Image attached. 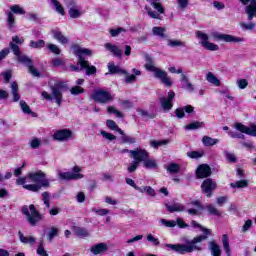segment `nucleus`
Listing matches in <instances>:
<instances>
[{
  "mask_svg": "<svg viewBox=\"0 0 256 256\" xmlns=\"http://www.w3.org/2000/svg\"><path fill=\"white\" fill-rule=\"evenodd\" d=\"M68 14L70 15L71 19H79V17H81V11L75 7L70 8L68 10Z\"/></svg>",
  "mask_w": 256,
  "mask_h": 256,
  "instance_id": "obj_48",
  "label": "nucleus"
},
{
  "mask_svg": "<svg viewBox=\"0 0 256 256\" xmlns=\"http://www.w3.org/2000/svg\"><path fill=\"white\" fill-rule=\"evenodd\" d=\"M30 147L31 149H39V147H41V140H39V138H33L30 141Z\"/></svg>",
  "mask_w": 256,
  "mask_h": 256,
  "instance_id": "obj_62",
  "label": "nucleus"
},
{
  "mask_svg": "<svg viewBox=\"0 0 256 256\" xmlns=\"http://www.w3.org/2000/svg\"><path fill=\"white\" fill-rule=\"evenodd\" d=\"M239 3L247 5L245 7V14L248 21H253L256 18V0H239Z\"/></svg>",
  "mask_w": 256,
  "mask_h": 256,
  "instance_id": "obj_11",
  "label": "nucleus"
},
{
  "mask_svg": "<svg viewBox=\"0 0 256 256\" xmlns=\"http://www.w3.org/2000/svg\"><path fill=\"white\" fill-rule=\"evenodd\" d=\"M42 201L46 207V209H50L51 207V194L49 192L42 193Z\"/></svg>",
  "mask_w": 256,
  "mask_h": 256,
  "instance_id": "obj_45",
  "label": "nucleus"
},
{
  "mask_svg": "<svg viewBox=\"0 0 256 256\" xmlns=\"http://www.w3.org/2000/svg\"><path fill=\"white\" fill-rule=\"evenodd\" d=\"M193 111H195V108L191 105H187L181 108H177L175 113L178 119H183V117H185V113H193Z\"/></svg>",
  "mask_w": 256,
  "mask_h": 256,
  "instance_id": "obj_24",
  "label": "nucleus"
},
{
  "mask_svg": "<svg viewBox=\"0 0 256 256\" xmlns=\"http://www.w3.org/2000/svg\"><path fill=\"white\" fill-rule=\"evenodd\" d=\"M29 47L31 49H43V47H45V40L43 39H40L38 41L32 40L29 42Z\"/></svg>",
  "mask_w": 256,
  "mask_h": 256,
  "instance_id": "obj_39",
  "label": "nucleus"
},
{
  "mask_svg": "<svg viewBox=\"0 0 256 256\" xmlns=\"http://www.w3.org/2000/svg\"><path fill=\"white\" fill-rule=\"evenodd\" d=\"M7 15V25L8 28L11 30L15 27V15H13V12H8Z\"/></svg>",
  "mask_w": 256,
  "mask_h": 256,
  "instance_id": "obj_47",
  "label": "nucleus"
},
{
  "mask_svg": "<svg viewBox=\"0 0 256 256\" xmlns=\"http://www.w3.org/2000/svg\"><path fill=\"white\" fill-rule=\"evenodd\" d=\"M108 113H114V115H116V117H118L119 119H123L124 115L123 113H121L119 110L115 109V107L113 106H109L107 108Z\"/></svg>",
  "mask_w": 256,
  "mask_h": 256,
  "instance_id": "obj_60",
  "label": "nucleus"
},
{
  "mask_svg": "<svg viewBox=\"0 0 256 256\" xmlns=\"http://www.w3.org/2000/svg\"><path fill=\"white\" fill-rule=\"evenodd\" d=\"M169 144V140H162V141H157V140H152L150 141V146L153 147V149H159V147H163V145Z\"/></svg>",
  "mask_w": 256,
  "mask_h": 256,
  "instance_id": "obj_46",
  "label": "nucleus"
},
{
  "mask_svg": "<svg viewBox=\"0 0 256 256\" xmlns=\"http://www.w3.org/2000/svg\"><path fill=\"white\" fill-rule=\"evenodd\" d=\"M50 3H51V5H53V7L57 13H59L60 15H65V9L61 5V3H59V1L50 0Z\"/></svg>",
  "mask_w": 256,
  "mask_h": 256,
  "instance_id": "obj_41",
  "label": "nucleus"
},
{
  "mask_svg": "<svg viewBox=\"0 0 256 256\" xmlns=\"http://www.w3.org/2000/svg\"><path fill=\"white\" fill-rule=\"evenodd\" d=\"M125 181L127 185H130V187H133L134 189H136V191H139V193H143V188L138 187L137 184L135 183V180L131 178H126Z\"/></svg>",
  "mask_w": 256,
  "mask_h": 256,
  "instance_id": "obj_51",
  "label": "nucleus"
},
{
  "mask_svg": "<svg viewBox=\"0 0 256 256\" xmlns=\"http://www.w3.org/2000/svg\"><path fill=\"white\" fill-rule=\"evenodd\" d=\"M205 127V122L194 121L184 127L187 131H195L196 129H202Z\"/></svg>",
  "mask_w": 256,
  "mask_h": 256,
  "instance_id": "obj_33",
  "label": "nucleus"
},
{
  "mask_svg": "<svg viewBox=\"0 0 256 256\" xmlns=\"http://www.w3.org/2000/svg\"><path fill=\"white\" fill-rule=\"evenodd\" d=\"M138 155L140 163H143L145 169H157V161L149 158V152L143 148H138Z\"/></svg>",
  "mask_w": 256,
  "mask_h": 256,
  "instance_id": "obj_9",
  "label": "nucleus"
},
{
  "mask_svg": "<svg viewBox=\"0 0 256 256\" xmlns=\"http://www.w3.org/2000/svg\"><path fill=\"white\" fill-rule=\"evenodd\" d=\"M222 243L226 255L231 256V246L229 245V237L227 236V234H224L222 236Z\"/></svg>",
  "mask_w": 256,
  "mask_h": 256,
  "instance_id": "obj_37",
  "label": "nucleus"
},
{
  "mask_svg": "<svg viewBox=\"0 0 256 256\" xmlns=\"http://www.w3.org/2000/svg\"><path fill=\"white\" fill-rule=\"evenodd\" d=\"M29 182H30V180H29V174H28L26 177H19L16 180V185H22L23 189H25V185H29V184H25V183H29Z\"/></svg>",
  "mask_w": 256,
  "mask_h": 256,
  "instance_id": "obj_58",
  "label": "nucleus"
},
{
  "mask_svg": "<svg viewBox=\"0 0 256 256\" xmlns=\"http://www.w3.org/2000/svg\"><path fill=\"white\" fill-rule=\"evenodd\" d=\"M175 99V92H168V97L162 96L159 98L160 107L163 111H171L173 109V101Z\"/></svg>",
  "mask_w": 256,
  "mask_h": 256,
  "instance_id": "obj_13",
  "label": "nucleus"
},
{
  "mask_svg": "<svg viewBox=\"0 0 256 256\" xmlns=\"http://www.w3.org/2000/svg\"><path fill=\"white\" fill-rule=\"evenodd\" d=\"M51 33L53 39L58 41V43H60L61 45L69 44V38L65 37V35H63V32H61L59 28L52 29Z\"/></svg>",
  "mask_w": 256,
  "mask_h": 256,
  "instance_id": "obj_18",
  "label": "nucleus"
},
{
  "mask_svg": "<svg viewBox=\"0 0 256 256\" xmlns=\"http://www.w3.org/2000/svg\"><path fill=\"white\" fill-rule=\"evenodd\" d=\"M74 53L76 57H78V63H84L87 61L85 60V58H83V55H87L88 57H91V55H93V52L90 49L81 47H76Z\"/></svg>",
  "mask_w": 256,
  "mask_h": 256,
  "instance_id": "obj_20",
  "label": "nucleus"
},
{
  "mask_svg": "<svg viewBox=\"0 0 256 256\" xmlns=\"http://www.w3.org/2000/svg\"><path fill=\"white\" fill-rule=\"evenodd\" d=\"M109 251V246L106 243H98L90 248L92 255H101L102 253H107Z\"/></svg>",
  "mask_w": 256,
  "mask_h": 256,
  "instance_id": "obj_21",
  "label": "nucleus"
},
{
  "mask_svg": "<svg viewBox=\"0 0 256 256\" xmlns=\"http://www.w3.org/2000/svg\"><path fill=\"white\" fill-rule=\"evenodd\" d=\"M78 65H81V69H85L86 75L88 76L95 75V73H97V67L90 65L89 61L80 62Z\"/></svg>",
  "mask_w": 256,
  "mask_h": 256,
  "instance_id": "obj_26",
  "label": "nucleus"
},
{
  "mask_svg": "<svg viewBox=\"0 0 256 256\" xmlns=\"http://www.w3.org/2000/svg\"><path fill=\"white\" fill-rule=\"evenodd\" d=\"M25 43V38L19 36H13L12 41L9 43V47L11 51L17 56L18 63H22L25 67L30 68L33 64V60L29 58V56L22 54L19 49V45H23Z\"/></svg>",
  "mask_w": 256,
  "mask_h": 256,
  "instance_id": "obj_5",
  "label": "nucleus"
},
{
  "mask_svg": "<svg viewBox=\"0 0 256 256\" xmlns=\"http://www.w3.org/2000/svg\"><path fill=\"white\" fill-rule=\"evenodd\" d=\"M20 107L23 113H25L26 115H31L33 113L25 100L20 101Z\"/></svg>",
  "mask_w": 256,
  "mask_h": 256,
  "instance_id": "obj_49",
  "label": "nucleus"
},
{
  "mask_svg": "<svg viewBox=\"0 0 256 256\" xmlns=\"http://www.w3.org/2000/svg\"><path fill=\"white\" fill-rule=\"evenodd\" d=\"M206 81H208V83H211V85H214V87L221 86V80H219V78H217V76H215L213 72H208L206 74Z\"/></svg>",
  "mask_w": 256,
  "mask_h": 256,
  "instance_id": "obj_30",
  "label": "nucleus"
},
{
  "mask_svg": "<svg viewBox=\"0 0 256 256\" xmlns=\"http://www.w3.org/2000/svg\"><path fill=\"white\" fill-rule=\"evenodd\" d=\"M217 189V182L213 181L211 178L205 179L201 184V190L206 197H211L213 191Z\"/></svg>",
  "mask_w": 256,
  "mask_h": 256,
  "instance_id": "obj_14",
  "label": "nucleus"
},
{
  "mask_svg": "<svg viewBox=\"0 0 256 256\" xmlns=\"http://www.w3.org/2000/svg\"><path fill=\"white\" fill-rule=\"evenodd\" d=\"M234 129L239 131V133L229 130L228 135L231 139H245V135H250V137H256V125L245 126L241 122L234 123ZM245 135H244V134Z\"/></svg>",
  "mask_w": 256,
  "mask_h": 256,
  "instance_id": "obj_7",
  "label": "nucleus"
},
{
  "mask_svg": "<svg viewBox=\"0 0 256 256\" xmlns=\"http://www.w3.org/2000/svg\"><path fill=\"white\" fill-rule=\"evenodd\" d=\"M160 223L161 225H164V227H169V228L177 227V222H175L174 220L161 219Z\"/></svg>",
  "mask_w": 256,
  "mask_h": 256,
  "instance_id": "obj_50",
  "label": "nucleus"
},
{
  "mask_svg": "<svg viewBox=\"0 0 256 256\" xmlns=\"http://www.w3.org/2000/svg\"><path fill=\"white\" fill-rule=\"evenodd\" d=\"M212 37L216 39V41H225V43H243V41H245V39L241 37L230 34H221L219 32L212 33Z\"/></svg>",
  "mask_w": 256,
  "mask_h": 256,
  "instance_id": "obj_12",
  "label": "nucleus"
},
{
  "mask_svg": "<svg viewBox=\"0 0 256 256\" xmlns=\"http://www.w3.org/2000/svg\"><path fill=\"white\" fill-rule=\"evenodd\" d=\"M47 49H49L51 53H54V55H61V48L55 44H48Z\"/></svg>",
  "mask_w": 256,
  "mask_h": 256,
  "instance_id": "obj_54",
  "label": "nucleus"
},
{
  "mask_svg": "<svg viewBox=\"0 0 256 256\" xmlns=\"http://www.w3.org/2000/svg\"><path fill=\"white\" fill-rule=\"evenodd\" d=\"M108 71L112 75H115V74H118V73H121L122 75H127L126 70H123L119 66L115 65V63H113V62L108 63Z\"/></svg>",
  "mask_w": 256,
  "mask_h": 256,
  "instance_id": "obj_28",
  "label": "nucleus"
},
{
  "mask_svg": "<svg viewBox=\"0 0 256 256\" xmlns=\"http://www.w3.org/2000/svg\"><path fill=\"white\" fill-rule=\"evenodd\" d=\"M21 213L26 217V221L31 227H37L43 220V214L39 213L33 204L22 206Z\"/></svg>",
  "mask_w": 256,
  "mask_h": 256,
  "instance_id": "obj_6",
  "label": "nucleus"
},
{
  "mask_svg": "<svg viewBox=\"0 0 256 256\" xmlns=\"http://www.w3.org/2000/svg\"><path fill=\"white\" fill-rule=\"evenodd\" d=\"M72 230L74 235H76V237H80L81 239H85V237H89L91 235L89 233V230H87V228L74 226Z\"/></svg>",
  "mask_w": 256,
  "mask_h": 256,
  "instance_id": "obj_25",
  "label": "nucleus"
},
{
  "mask_svg": "<svg viewBox=\"0 0 256 256\" xmlns=\"http://www.w3.org/2000/svg\"><path fill=\"white\" fill-rule=\"evenodd\" d=\"M211 176V167L207 164H201L196 170L197 179H205Z\"/></svg>",
  "mask_w": 256,
  "mask_h": 256,
  "instance_id": "obj_17",
  "label": "nucleus"
},
{
  "mask_svg": "<svg viewBox=\"0 0 256 256\" xmlns=\"http://www.w3.org/2000/svg\"><path fill=\"white\" fill-rule=\"evenodd\" d=\"M151 6L158 11V13L163 14L165 13V8L159 2H151Z\"/></svg>",
  "mask_w": 256,
  "mask_h": 256,
  "instance_id": "obj_59",
  "label": "nucleus"
},
{
  "mask_svg": "<svg viewBox=\"0 0 256 256\" xmlns=\"http://www.w3.org/2000/svg\"><path fill=\"white\" fill-rule=\"evenodd\" d=\"M166 209L169 213H183V211H186L187 208L185 207V205L176 202L173 204H166Z\"/></svg>",
  "mask_w": 256,
  "mask_h": 256,
  "instance_id": "obj_22",
  "label": "nucleus"
},
{
  "mask_svg": "<svg viewBox=\"0 0 256 256\" xmlns=\"http://www.w3.org/2000/svg\"><path fill=\"white\" fill-rule=\"evenodd\" d=\"M207 239L206 236H196L192 240H185V244H165L167 251H174L179 255H186V253H193V251H201L203 246L201 243Z\"/></svg>",
  "mask_w": 256,
  "mask_h": 256,
  "instance_id": "obj_1",
  "label": "nucleus"
},
{
  "mask_svg": "<svg viewBox=\"0 0 256 256\" xmlns=\"http://www.w3.org/2000/svg\"><path fill=\"white\" fill-rule=\"evenodd\" d=\"M168 47H185V42L181 40H168Z\"/></svg>",
  "mask_w": 256,
  "mask_h": 256,
  "instance_id": "obj_53",
  "label": "nucleus"
},
{
  "mask_svg": "<svg viewBox=\"0 0 256 256\" xmlns=\"http://www.w3.org/2000/svg\"><path fill=\"white\" fill-rule=\"evenodd\" d=\"M196 37L201 39V43H209V36L202 31H196Z\"/></svg>",
  "mask_w": 256,
  "mask_h": 256,
  "instance_id": "obj_52",
  "label": "nucleus"
},
{
  "mask_svg": "<svg viewBox=\"0 0 256 256\" xmlns=\"http://www.w3.org/2000/svg\"><path fill=\"white\" fill-rule=\"evenodd\" d=\"M51 94H49L47 91H42L41 95L43 99L46 101H53L55 100L56 104L58 106L63 103V91H67V82L64 81H58L53 86H50Z\"/></svg>",
  "mask_w": 256,
  "mask_h": 256,
  "instance_id": "obj_4",
  "label": "nucleus"
},
{
  "mask_svg": "<svg viewBox=\"0 0 256 256\" xmlns=\"http://www.w3.org/2000/svg\"><path fill=\"white\" fill-rule=\"evenodd\" d=\"M206 209H207V211H208V213H209L210 215H215V216H217V217H219V215H221V213L219 212V210H218L215 206H213L212 204L206 206Z\"/></svg>",
  "mask_w": 256,
  "mask_h": 256,
  "instance_id": "obj_57",
  "label": "nucleus"
},
{
  "mask_svg": "<svg viewBox=\"0 0 256 256\" xmlns=\"http://www.w3.org/2000/svg\"><path fill=\"white\" fill-rule=\"evenodd\" d=\"M92 99L95 103H101L102 105H107V103H111L113 101V95L107 90L98 89L95 90L92 94Z\"/></svg>",
  "mask_w": 256,
  "mask_h": 256,
  "instance_id": "obj_8",
  "label": "nucleus"
},
{
  "mask_svg": "<svg viewBox=\"0 0 256 256\" xmlns=\"http://www.w3.org/2000/svg\"><path fill=\"white\" fill-rule=\"evenodd\" d=\"M202 143L204 147H213V145H217V143H219V139L203 136Z\"/></svg>",
  "mask_w": 256,
  "mask_h": 256,
  "instance_id": "obj_31",
  "label": "nucleus"
},
{
  "mask_svg": "<svg viewBox=\"0 0 256 256\" xmlns=\"http://www.w3.org/2000/svg\"><path fill=\"white\" fill-rule=\"evenodd\" d=\"M209 249L212 256H221V248L219 244H216L215 241L209 242Z\"/></svg>",
  "mask_w": 256,
  "mask_h": 256,
  "instance_id": "obj_35",
  "label": "nucleus"
},
{
  "mask_svg": "<svg viewBox=\"0 0 256 256\" xmlns=\"http://www.w3.org/2000/svg\"><path fill=\"white\" fill-rule=\"evenodd\" d=\"M59 179L62 181H77L83 179V174H81V168L79 166H74L72 172H59Z\"/></svg>",
  "mask_w": 256,
  "mask_h": 256,
  "instance_id": "obj_10",
  "label": "nucleus"
},
{
  "mask_svg": "<svg viewBox=\"0 0 256 256\" xmlns=\"http://www.w3.org/2000/svg\"><path fill=\"white\" fill-rule=\"evenodd\" d=\"M236 83L240 89H247V86L249 85L247 79H239L236 81Z\"/></svg>",
  "mask_w": 256,
  "mask_h": 256,
  "instance_id": "obj_64",
  "label": "nucleus"
},
{
  "mask_svg": "<svg viewBox=\"0 0 256 256\" xmlns=\"http://www.w3.org/2000/svg\"><path fill=\"white\" fill-rule=\"evenodd\" d=\"M239 25L242 31H253V29H255L256 27L255 22H249V23L240 22Z\"/></svg>",
  "mask_w": 256,
  "mask_h": 256,
  "instance_id": "obj_43",
  "label": "nucleus"
},
{
  "mask_svg": "<svg viewBox=\"0 0 256 256\" xmlns=\"http://www.w3.org/2000/svg\"><path fill=\"white\" fill-rule=\"evenodd\" d=\"M120 135H121L120 137L121 143H124V144L128 143V145H133L137 143V138L126 135L124 131H123V134H120Z\"/></svg>",
  "mask_w": 256,
  "mask_h": 256,
  "instance_id": "obj_34",
  "label": "nucleus"
},
{
  "mask_svg": "<svg viewBox=\"0 0 256 256\" xmlns=\"http://www.w3.org/2000/svg\"><path fill=\"white\" fill-rule=\"evenodd\" d=\"M10 9L12 13H15L16 15H25V10L19 5H13Z\"/></svg>",
  "mask_w": 256,
  "mask_h": 256,
  "instance_id": "obj_55",
  "label": "nucleus"
},
{
  "mask_svg": "<svg viewBox=\"0 0 256 256\" xmlns=\"http://www.w3.org/2000/svg\"><path fill=\"white\" fill-rule=\"evenodd\" d=\"M60 233H61V230H59V227H57V226L50 227V229L48 230V233L46 235L49 243H51V241H53L55 239V237H59Z\"/></svg>",
  "mask_w": 256,
  "mask_h": 256,
  "instance_id": "obj_27",
  "label": "nucleus"
},
{
  "mask_svg": "<svg viewBox=\"0 0 256 256\" xmlns=\"http://www.w3.org/2000/svg\"><path fill=\"white\" fill-rule=\"evenodd\" d=\"M106 126L108 127V129H111V131H117V133H119V135H123V130H121V128H119V126L117 125V123L115 121L107 120Z\"/></svg>",
  "mask_w": 256,
  "mask_h": 256,
  "instance_id": "obj_36",
  "label": "nucleus"
},
{
  "mask_svg": "<svg viewBox=\"0 0 256 256\" xmlns=\"http://www.w3.org/2000/svg\"><path fill=\"white\" fill-rule=\"evenodd\" d=\"M105 49H107V51H110V53H112L114 57H123V50H121V48H119L117 45L106 43Z\"/></svg>",
  "mask_w": 256,
  "mask_h": 256,
  "instance_id": "obj_23",
  "label": "nucleus"
},
{
  "mask_svg": "<svg viewBox=\"0 0 256 256\" xmlns=\"http://www.w3.org/2000/svg\"><path fill=\"white\" fill-rule=\"evenodd\" d=\"M28 69L32 77H41V72L33 64Z\"/></svg>",
  "mask_w": 256,
  "mask_h": 256,
  "instance_id": "obj_63",
  "label": "nucleus"
},
{
  "mask_svg": "<svg viewBox=\"0 0 256 256\" xmlns=\"http://www.w3.org/2000/svg\"><path fill=\"white\" fill-rule=\"evenodd\" d=\"M202 47L208 51H219V45L211 42H201Z\"/></svg>",
  "mask_w": 256,
  "mask_h": 256,
  "instance_id": "obj_44",
  "label": "nucleus"
},
{
  "mask_svg": "<svg viewBox=\"0 0 256 256\" xmlns=\"http://www.w3.org/2000/svg\"><path fill=\"white\" fill-rule=\"evenodd\" d=\"M72 135L73 132L71 130L62 129L54 133V139H56V141H67L68 139H71Z\"/></svg>",
  "mask_w": 256,
  "mask_h": 256,
  "instance_id": "obj_19",
  "label": "nucleus"
},
{
  "mask_svg": "<svg viewBox=\"0 0 256 256\" xmlns=\"http://www.w3.org/2000/svg\"><path fill=\"white\" fill-rule=\"evenodd\" d=\"M248 185L249 182L247 180H239L231 183L230 187H232V189H245V187H248Z\"/></svg>",
  "mask_w": 256,
  "mask_h": 256,
  "instance_id": "obj_38",
  "label": "nucleus"
},
{
  "mask_svg": "<svg viewBox=\"0 0 256 256\" xmlns=\"http://www.w3.org/2000/svg\"><path fill=\"white\" fill-rule=\"evenodd\" d=\"M166 169L169 173H172L175 175V174L179 173V171H181V165H179L177 163H170V164H168Z\"/></svg>",
  "mask_w": 256,
  "mask_h": 256,
  "instance_id": "obj_42",
  "label": "nucleus"
},
{
  "mask_svg": "<svg viewBox=\"0 0 256 256\" xmlns=\"http://www.w3.org/2000/svg\"><path fill=\"white\" fill-rule=\"evenodd\" d=\"M153 35L160 37L161 39H167V35H165V28L163 27H153L152 29Z\"/></svg>",
  "mask_w": 256,
  "mask_h": 256,
  "instance_id": "obj_40",
  "label": "nucleus"
},
{
  "mask_svg": "<svg viewBox=\"0 0 256 256\" xmlns=\"http://www.w3.org/2000/svg\"><path fill=\"white\" fill-rule=\"evenodd\" d=\"M70 93L72 95H81V93H85V89L81 88L80 86H74L70 89Z\"/></svg>",
  "mask_w": 256,
  "mask_h": 256,
  "instance_id": "obj_61",
  "label": "nucleus"
},
{
  "mask_svg": "<svg viewBox=\"0 0 256 256\" xmlns=\"http://www.w3.org/2000/svg\"><path fill=\"white\" fill-rule=\"evenodd\" d=\"M100 135H102V137H104V139H107L108 141H115V139H117V136L105 130L100 131Z\"/></svg>",
  "mask_w": 256,
  "mask_h": 256,
  "instance_id": "obj_56",
  "label": "nucleus"
},
{
  "mask_svg": "<svg viewBox=\"0 0 256 256\" xmlns=\"http://www.w3.org/2000/svg\"><path fill=\"white\" fill-rule=\"evenodd\" d=\"M30 182L35 184L24 185L26 191H32V193H37L41 189H47L51 186L49 180L46 178V175L43 171L31 172L28 174Z\"/></svg>",
  "mask_w": 256,
  "mask_h": 256,
  "instance_id": "obj_2",
  "label": "nucleus"
},
{
  "mask_svg": "<svg viewBox=\"0 0 256 256\" xmlns=\"http://www.w3.org/2000/svg\"><path fill=\"white\" fill-rule=\"evenodd\" d=\"M187 207H192L186 210L188 215H199V211H203V205L199 200L189 199Z\"/></svg>",
  "mask_w": 256,
  "mask_h": 256,
  "instance_id": "obj_16",
  "label": "nucleus"
},
{
  "mask_svg": "<svg viewBox=\"0 0 256 256\" xmlns=\"http://www.w3.org/2000/svg\"><path fill=\"white\" fill-rule=\"evenodd\" d=\"M18 237L21 241V243H24L25 245H33L37 239L33 236H25L23 235V232L19 231L18 232Z\"/></svg>",
  "mask_w": 256,
  "mask_h": 256,
  "instance_id": "obj_29",
  "label": "nucleus"
},
{
  "mask_svg": "<svg viewBox=\"0 0 256 256\" xmlns=\"http://www.w3.org/2000/svg\"><path fill=\"white\" fill-rule=\"evenodd\" d=\"M130 157L134 159V161L127 168L128 173H135L137 169H139V165L141 164V160L139 157V150L135 148L134 150H130Z\"/></svg>",
  "mask_w": 256,
  "mask_h": 256,
  "instance_id": "obj_15",
  "label": "nucleus"
},
{
  "mask_svg": "<svg viewBox=\"0 0 256 256\" xmlns=\"http://www.w3.org/2000/svg\"><path fill=\"white\" fill-rule=\"evenodd\" d=\"M11 94L13 96L14 102H17V101H19V99H21V95H19V85H17V82H12Z\"/></svg>",
  "mask_w": 256,
  "mask_h": 256,
  "instance_id": "obj_32",
  "label": "nucleus"
},
{
  "mask_svg": "<svg viewBox=\"0 0 256 256\" xmlns=\"http://www.w3.org/2000/svg\"><path fill=\"white\" fill-rule=\"evenodd\" d=\"M145 69L146 71H150L151 73H154V77L156 79H160L161 83L165 85V87H173V80H171V77L167 75V72L157 68L155 66V62L153 61V58L149 54H145Z\"/></svg>",
  "mask_w": 256,
  "mask_h": 256,
  "instance_id": "obj_3",
  "label": "nucleus"
}]
</instances>
